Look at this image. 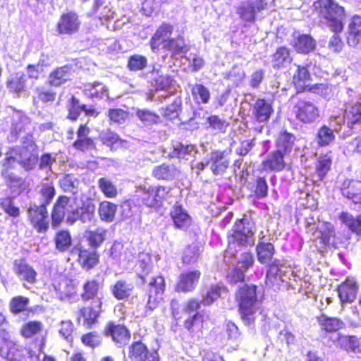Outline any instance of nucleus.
Segmentation results:
<instances>
[{"label":"nucleus","mask_w":361,"mask_h":361,"mask_svg":"<svg viewBox=\"0 0 361 361\" xmlns=\"http://www.w3.org/2000/svg\"><path fill=\"white\" fill-rule=\"evenodd\" d=\"M338 219L351 232L361 235V214L354 216L347 212H342L338 216Z\"/></svg>","instance_id":"obj_35"},{"label":"nucleus","mask_w":361,"mask_h":361,"mask_svg":"<svg viewBox=\"0 0 361 361\" xmlns=\"http://www.w3.org/2000/svg\"><path fill=\"white\" fill-rule=\"evenodd\" d=\"M136 116L145 126H150L157 123L159 120V116L156 114L145 109H137Z\"/></svg>","instance_id":"obj_56"},{"label":"nucleus","mask_w":361,"mask_h":361,"mask_svg":"<svg viewBox=\"0 0 361 361\" xmlns=\"http://www.w3.org/2000/svg\"><path fill=\"white\" fill-rule=\"evenodd\" d=\"M286 154L282 153L278 149L271 152L262 161L264 169L274 172L281 171L286 166Z\"/></svg>","instance_id":"obj_27"},{"label":"nucleus","mask_w":361,"mask_h":361,"mask_svg":"<svg viewBox=\"0 0 361 361\" xmlns=\"http://www.w3.org/2000/svg\"><path fill=\"white\" fill-rule=\"evenodd\" d=\"M20 147L13 148V152L18 158V164L26 170L33 169L39 161L37 146L33 140L32 135L27 133L23 138Z\"/></svg>","instance_id":"obj_5"},{"label":"nucleus","mask_w":361,"mask_h":361,"mask_svg":"<svg viewBox=\"0 0 361 361\" xmlns=\"http://www.w3.org/2000/svg\"><path fill=\"white\" fill-rule=\"evenodd\" d=\"M274 110L270 103L262 99H259L255 102L252 109V117L255 121L262 124L259 127H255V130L262 133L265 128V124L269 119Z\"/></svg>","instance_id":"obj_12"},{"label":"nucleus","mask_w":361,"mask_h":361,"mask_svg":"<svg viewBox=\"0 0 361 361\" xmlns=\"http://www.w3.org/2000/svg\"><path fill=\"white\" fill-rule=\"evenodd\" d=\"M117 205L108 201L99 204L98 213L102 221L111 223L114 221Z\"/></svg>","instance_id":"obj_43"},{"label":"nucleus","mask_w":361,"mask_h":361,"mask_svg":"<svg viewBox=\"0 0 361 361\" xmlns=\"http://www.w3.org/2000/svg\"><path fill=\"white\" fill-rule=\"evenodd\" d=\"M341 191L343 197L361 207V181L347 179L342 183Z\"/></svg>","instance_id":"obj_17"},{"label":"nucleus","mask_w":361,"mask_h":361,"mask_svg":"<svg viewBox=\"0 0 361 361\" xmlns=\"http://www.w3.org/2000/svg\"><path fill=\"white\" fill-rule=\"evenodd\" d=\"M245 75V72L240 66H234L227 76L228 85L231 88L238 87L243 82Z\"/></svg>","instance_id":"obj_52"},{"label":"nucleus","mask_w":361,"mask_h":361,"mask_svg":"<svg viewBox=\"0 0 361 361\" xmlns=\"http://www.w3.org/2000/svg\"><path fill=\"white\" fill-rule=\"evenodd\" d=\"M257 260L262 264H269L275 254V248L269 242H259L256 246Z\"/></svg>","instance_id":"obj_34"},{"label":"nucleus","mask_w":361,"mask_h":361,"mask_svg":"<svg viewBox=\"0 0 361 361\" xmlns=\"http://www.w3.org/2000/svg\"><path fill=\"white\" fill-rule=\"evenodd\" d=\"M98 187L106 197L114 198L118 195L116 186L107 178H101L98 180Z\"/></svg>","instance_id":"obj_51"},{"label":"nucleus","mask_w":361,"mask_h":361,"mask_svg":"<svg viewBox=\"0 0 361 361\" xmlns=\"http://www.w3.org/2000/svg\"><path fill=\"white\" fill-rule=\"evenodd\" d=\"M73 73V66L71 65H65L52 71L49 76L48 82L51 86L57 87L71 80Z\"/></svg>","instance_id":"obj_20"},{"label":"nucleus","mask_w":361,"mask_h":361,"mask_svg":"<svg viewBox=\"0 0 361 361\" xmlns=\"http://www.w3.org/2000/svg\"><path fill=\"white\" fill-rule=\"evenodd\" d=\"M71 255H78L80 264L84 269L87 271L92 269L99 262V255L94 250L75 247L71 251Z\"/></svg>","instance_id":"obj_18"},{"label":"nucleus","mask_w":361,"mask_h":361,"mask_svg":"<svg viewBox=\"0 0 361 361\" xmlns=\"http://www.w3.org/2000/svg\"><path fill=\"white\" fill-rule=\"evenodd\" d=\"M293 83L296 90H312L310 75L307 67L298 66L297 71L293 75Z\"/></svg>","instance_id":"obj_29"},{"label":"nucleus","mask_w":361,"mask_h":361,"mask_svg":"<svg viewBox=\"0 0 361 361\" xmlns=\"http://www.w3.org/2000/svg\"><path fill=\"white\" fill-rule=\"evenodd\" d=\"M207 164L214 175H222L230 164L228 153L226 151L213 150L209 154Z\"/></svg>","instance_id":"obj_11"},{"label":"nucleus","mask_w":361,"mask_h":361,"mask_svg":"<svg viewBox=\"0 0 361 361\" xmlns=\"http://www.w3.org/2000/svg\"><path fill=\"white\" fill-rule=\"evenodd\" d=\"M254 193L257 199H264L268 195V184L264 178L259 177L257 178L255 185Z\"/></svg>","instance_id":"obj_63"},{"label":"nucleus","mask_w":361,"mask_h":361,"mask_svg":"<svg viewBox=\"0 0 361 361\" xmlns=\"http://www.w3.org/2000/svg\"><path fill=\"white\" fill-rule=\"evenodd\" d=\"M338 345L348 353H361V338L354 336H339Z\"/></svg>","instance_id":"obj_36"},{"label":"nucleus","mask_w":361,"mask_h":361,"mask_svg":"<svg viewBox=\"0 0 361 361\" xmlns=\"http://www.w3.org/2000/svg\"><path fill=\"white\" fill-rule=\"evenodd\" d=\"M265 0H255L242 4L238 9L240 17L246 21H253L257 12L266 8Z\"/></svg>","instance_id":"obj_23"},{"label":"nucleus","mask_w":361,"mask_h":361,"mask_svg":"<svg viewBox=\"0 0 361 361\" xmlns=\"http://www.w3.org/2000/svg\"><path fill=\"white\" fill-rule=\"evenodd\" d=\"M150 82L155 90H166L168 88L176 90V81L169 75H159L158 71L153 70L151 73Z\"/></svg>","instance_id":"obj_30"},{"label":"nucleus","mask_w":361,"mask_h":361,"mask_svg":"<svg viewBox=\"0 0 361 361\" xmlns=\"http://www.w3.org/2000/svg\"><path fill=\"white\" fill-rule=\"evenodd\" d=\"M173 27L168 23H163L156 31L150 39V46L153 52H157L159 46L166 43L171 37Z\"/></svg>","instance_id":"obj_24"},{"label":"nucleus","mask_w":361,"mask_h":361,"mask_svg":"<svg viewBox=\"0 0 361 361\" xmlns=\"http://www.w3.org/2000/svg\"><path fill=\"white\" fill-rule=\"evenodd\" d=\"M296 118L310 124L315 122L320 116V111L315 104L310 102L299 101L294 107Z\"/></svg>","instance_id":"obj_9"},{"label":"nucleus","mask_w":361,"mask_h":361,"mask_svg":"<svg viewBox=\"0 0 361 361\" xmlns=\"http://www.w3.org/2000/svg\"><path fill=\"white\" fill-rule=\"evenodd\" d=\"M69 202L70 199L66 196H61L59 197L57 201L54 205V208L51 212V224L52 226L56 228L59 226L61 222L66 214L71 213L69 210Z\"/></svg>","instance_id":"obj_19"},{"label":"nucleus","mask_w":361,"mask_h":361,"mask_svg":"<svg viewBox=\"0 0 361 361\" xmlns=\"http://www.w3.org/2000/svg\"><path fill=\"white\" fill-rule=\"evenodd\" d=\"M96 304L94 307H83L80 310V315L84 319V324L90 327L96 321L99 315L102 307V301L97 298L94 302Z\"/></svg>","instance_id":"obj_39"},{"label":"nucleus","mask_w":361,"mask_h":361,"mask_svg":"<svg viewBox=\"0 0 361 361\" xmlns=\"http://www.w3.org/2000/svg\"><path fill=\"white\" fill-rule=\"evenodd\" d=\"M256 226L255 221L250 216L244 215L235 221L228 235V247L225 252V257H237L240 247L255 245V233Z\"/></svg>","instance_id":"obj_1"},{"label":"nucleus","mask_w":361,"mask_h":361,"mask_svg":"<svg viewBox=\"0 0 361 361\" xmlns=\"http://www.w3.org/2000/svg\"><path fill=\"white\" fill-rule=\"evenodd\" d=\"M56 249L61 252H66L71 247L72 239L69 231L61 230L58 231L54 237Z\"/></svg>","instance_id":"obj_44"},{"label":"nucleus","mask_w":361,"mask_h":361,"mask_svg":"<svg viewBox=\"0 0 361 361\" xmlns=\"http://www.w3.org/2000/svg\"><path fill=\"white\" fill-rule=\"evenodd\" d=\"M359 286L354 278L348 277L338 287V293L341 305L353 302L357 296Z\"/></svg>","instance_id":"obj_13"},{"label":"nucleus","mask_w":361,"mask_h":361,"mask_svg":"<svg viewBox=\"0 0 361 361\" xmlns=\"http://www.w3.org/2000/svg\"><path fill=\"white\" fill-rule=\"evenodd\" d=\"M197 153V149L195 145L174 142L171 145L169 156L171 158L188 160L190 157H195Z\"/></svg>","instance_id":"obj_21"},{"label":"nucleus","mask_w":361,"mask_h":361,"mask_svg":"<svg viewBox=\"0 0 361 361\" xmlns=\"http://www.w3.org/2000/svg\"><path fill=\"white\" fill-rule=\"evenodd\" d=\"M40 194L43 198L40 205H44L45 207H47V206L51 203L55 195L54 185L51 183L43 184L40 190Z\"/></svg>","instance_id":"obj_62"},{"label":"nucleus","mask_w":361,"mask_h":361,"mask_svg":"<svg viewBox=\"0 0 361 361\" xmlns=\"http://www.w3.org/2000/svg\"><path fill=\"white\" fill-rule=\"evenodd\" d=\"M99 283L97 281L92 280L86 282L83 286V293L81 294L82 299L89 300L94 298L98 293Z\"/></svg>","instance_id":"obj_59"},{"label":"nucleus","mask_w":361,"mask_h":361,"mask_svg":"<svg viewBox=\"0 0 361 361\" xmlns=\"http://www.w3.org/2000/svg\"><path fill=\"white\" fill-rule=\"evenodd\" d=\"M0 207L9 216L16 218L20 215V209L15 205L14 198L6 197L0 200Z\"/></svg>","instance_id":"obj_53"},{"label":"nucleus","mask_w":361,"mask_h":361,"mask_svg":"<svg viewBox=\"0 0 361 361\" xmlns=\"http://www.w3.org/2000/svg\"><path fill=\"white\" fill-rule=\"evenodd\" d=\"M201 273L198 270H192L180 274L176 286L178 292L188 293L193 291L199 281Z\"/></svg>","instance_id":"obj_14"},{"label":"nucleus","mask_w":361,"mask_h":361,"mask_svg":"<svg viewBox=\"0 0 361 361\" xmlns=\"http://www.w3.org/2000/svg\"><path fill=\"white\" fill-rule=\"evenodd\" d=\"M147 65V59L142 55L134 54L129 57L127 67L130 71L143 70Z\"/></svg>","instance_id":"obj_57"},{"label":"nucleus","mask_w":361,"mask_h":361,"mask_svg":"<svg viewBox=\"0 0 361 361\" xmlns=\"http://www.w3.org/2000/svg\"><path fill=\"white\" fill-rule=\"evenodd\" d=\"M255 285L242 284L235 292V299L238 303L241 318L247 326L255 322V314L259 309L261 301L257 293Z\"/></svg>","instance_id":"obj_3"},{"label":"nucleus","mask_w":361,"mask_h":361,"mask_svg":"<svg viewBox=\"0 0 361 361\" xmlns=\"http://www.w3.org/2000/svg\"><path fill=\"white\" fill-rule=\"evenodd\" d=\"M43 325L38 321H32L25 324L21 329L22 335L26 338H30L42 330Z\"/></svg>","instance_id":"obj_58"},{"label":"nucleus","mask_w":361,"mask_h":361,"mask_svg":"<svg viewBox=\"0 0 361 361\" xmlns=\"http://www.w3.org/2000/svg\"><path fill=\"white\" fill-rule=\"evenodd\" d=\"M331 165V157L329 154L321 156L317 165V172L320 179H322L329 171Z\"/></svg>","instance_id":"obj_61"},{"label":"nucleus","mask_w":361,"mask_h":361,"mask_svg":"<svg viewBox=\"0 0 361 361\" xmlns=\"http://www.w3.org/2000/svg\"><path fill=\"white\" fill-rule=\"evenodd\" d=\"M29 303L30 300L28 298L18 295L11 299L8 308L12 314H18L27 310Z\"/></svg>","instance_id":"obj_47"},{"label":"nucleus","mask_w":361,"mask_h":361,"mask_svg":"<svg viewBox=\"0 0 361 361\" xmlns=\"http://www.w3.org/2000/svg\"><path fill=\"white\" fill-rule=\"evenodd\" d=\"M207 128H210L216 132H224L228 123L224 120L221 118L219 116L212 115L207 118Z\"/></svg>","instance_id":"obj_60"},{"label":"nucleus","mask_w":361,"mask_h":361,"mask_svg":"<svg viewBox=\"0 0 361 361\" xmlns=\"http://www.w3.org/2000/svg\"><path fill=\"white\" fill-rule=\"evenodd\" d=\"M95 209V205L90 200L82 202L80 207L68 214L66 222L69 224H73L78 220L82 223L90 222L94 217Z\"/></svg>","instance_id":"obj_10"},{"label":"nucleus","mask_w":361,"mask_h":361,"mask_svg":"<svg viewBox=\"0 0 361 361\" xmlns=\"http://www.w3.org/2000/svg\"><path fill=\"white\" fill-rule=\"evenodd\" d=\"M291 61L290 50L286 47H280L271 56V62L274 69H279L290 63Z\"/></svg>","instance_id":"obj_37"},{"label":"nucleus","mask_w":361,"mask_h":361,"mask_svg":"<svg viewBox=\"0 0 361 361\" xmlns=\"http://www.w3.org/2000/svg\"><path fill=\"white\" fill-rule=\"evenodd\" d=\"M295 141V137L293 134L286 130L282 131L279 134L276 140V149L288 155L291 152Z\"/></svg>","instance_id":"obj_33"},{"label":"nucleus","mask_w":361,"mask_h":361,"mask_svg":"<svg viewBox=\"0 0 361 361\" xmlns=\"http://www.w3.org/2000/svg\"><path fill=\"white\" fill-rule=\"evenodd\" d=\"M130 357L135 361H158L157 352L149 353L147 347L141 342L133 343L130 347Z\"/></svg>","instance_id":"obj_22"},{"label":"nucleus","mask_w":361,"mask_h":361,"mask_svg":"<svg viewBox=\"0 0 361 361\" xmlns=\"http://www.w3.org/2000/svg\"><path fill=\"white\" fill-rule=\"evenodd\" d=\"M105 332L118 346L126 345L130 338V332L123 325L111 323L106 326Z\"/></svg>","instance_id":"obj_25"},{"label":"nucleus","mask_w":361,"mask_h":361,"mask_svg":"<svg viewBox=\"0 0 361 361\" xmlns=\"http://www.w3.org/2000/svg\"><path fill=\"white\" fill-rule=\"evenodd\" d=\"M60 186L64 192L76 194L79 180L72 175H66L60 180Z\"/></svg>","instance_id":"obj_55"},{"label":"nucleus","mask_w":361,"mask_h":361,"mask_svg":"<svg viewBox=\"0 0 361 361\" xmlns=\"http://www.w3.org/2000/svg\"><path fill=\"white\" fill-rule=\"evenodd\" d=\"M133 286L126 281L119 280L111 286V293L118 300H124L128 298L133 291Z\"/></svg>","instance_id":"obj_42"},{"label":"nucleus","mask_w":361,"mask_h":361,"mask_svg":"<svg viewBox=\"0 0 361 361\" xmlns=\"http://www.w3.org/2000/svg\"><path fill=\"white\" fill-rule=\"evenodd\" d=\"M361 119V101L357 102L349 109H345L342 116H331L330 125L338 132L341 130L342 124H346L352 128L353 126L359 122ZM335 140L334 130L326 126H322L317 131L315 141L320 147H325L331 145Z\"/></svg>","instance_id":"obj_2"},{"label":"nucleus","mask_w":361,"mask_h":361,"mask_svg":"<svg viewBox=\"0 0 361 361\" xmlns=\"http://www.w3.org/2000/svg\"><path fill=\"white\" fill-rule=\"evenodd\" d=\"M171 216L174 226L180 230L185 231L191 224V217L182 206L176 203L171 210Z\"/></svg>","instance_id":"obj_28"},{"label":"nucleus","mask_w":361,"mask_h":361,"mask_svg":"<svg viewBox=\"0 0 361 361\" xmlns=\"http://www.w3.org/2000/svg\"><path fill=\"white\" fill-rule=\"evenodd\" d=\"M107 230L104 228H97L94 231L87 232V238L92 247H99L105 240Z\"/></svg>","instance_id":"obj_46"},{"label":"nucleus","mask_w":361,"mask_h":361,"mask_svg":"<svg viewBox=\"0 0 361 361\" xmlns=\"http://www.w3.org/2000/svg\"><path fill=\"white\" fill-rule=\"evenodd\" d=\"M200 255V248L196 244H191L186 247L183 250L182 255L183 262L185 264H193L199 259Z\"/></svg>","instance_id":"obj_50"},{"label":"nucleus","mask_w":361,"mask_h":361,"mask_svg":"<svg viewBox=\"0 0 361 361\" xmlns=\"http://www.w3.org/2000/svg\"><path fill=\"white\" fill-rule=\"evenodd\" d=\"M166 283L162 276L151 277L148 283V301L147 307L152 310L162 301Z\"/></svg>","instance_id":"obj_7"},{"label":"nucleus","mask_w":361,"mask_h":361,"mask_svg":"<svg viewBox=\"0 0 361 361\" xmlns=\"http://www.w3.org/2000/svg\"><path fill=\"white\" fill-rule=\"evenodd\" d=\"M292 44L298 53L308 54L316 47V41L309 35L294 32Z\"/></svg>","instance_id":"obj_26"},{"label":"nucleus","mask_w":361,"mask_h":361,"mask_svg":"<svg viewBox=\"0 0 361 361\" xmlns=\"http://www.w3.org/2000/svg\"><path fill=\"white\" fill-rule=\"evenodd\" d=\"M204 316L200 312H195L184 322V327L190 333L199 332L203 325Z\"/></svg>","instance_id":"obj_49"},{"label":"nucleus","mask_w":361,"mask_h":361,"mask_svg":"<svg viewBox=\"0 0 361 361\" xmlns=\"http://www.w3.org/2000/svg\"><path fill=\"white\" fill-rule=\"evenodd\" d=\"M179 171L174 165L162 164L154 167L153 175L157 179L171 180L176 178Z\"/></svg>","instance_id":"obj_38"},{"label":"nucleus","mask_w":361,"mask_h":361,"mask_svg":"<svg viewBox=\"0 0 361 361\" xmlns=\"http://www.w3.org/2000/svg\"><path fill=\"white\" fill-rule=\"evenodd\" d=\"M318 322L322 329L327 332L337 331L344 325L341 319L337 317H329L325 314H322L318 318Z\"/></svg>","instance_id":"obj_41"},{"label":"nucleus","mask_w":361,"mask_h":361,"mask_svg":"<svg viewBox=\"0 0 361 361\" xmlns=\"http://www.w3.org/2000/svg\"><path fill=\"white\" fill-rule=\"evenodd\" d=\"M13 271L24 288L30 289L37 281V273L25 259H16Z\"/></svg>","instance_id":"obj_8"},{"label":"nucleus","mask_w":361,"mask_h":361,"mask_svg":"<svg viewBox=\"0 0 361 361\" xmlns=\"http://www.w3.org/2000/svg\"><path fill=\"white\" fill-rule=\"evenodd\" d=\"M0 356L7 361H21L22 353L19 345L13 341H6L0 347Z\"/></svg>","instance_id":"obj_31"},{"label":"nucleus","mask_w":361,"mask_h":361,"mask_svg":"<svg viewBox=\"0 0 361 361\" xmlns=\"http://www.w3.org/2000/svg\"><path fill=\"white\" fill-rule=\"evenodd\" d=\"M163 47L169 50L173 57H183V56L189 51L188 47L185 44L183 37L171 38Z\"/></svg>","instance_id":"obj_32"},{"label":"nucleus","mask_w":361,"mask_h":361,"mask_svg":"<svg viewBox=\"0 0 361 361\" xmlns=\"http://www.w3.org/2000/svg\"><path fill=\"white\" fill-rule=\"evenodd\" d=\"M80 22L76 13L68 12L62 15L57 23L56 30L59 34L71 35L76 32Z\"/></svg>","instance_id":"obj_15"},{"label":"nucleus","mask_w":361,"mask_h":361,"mask_svg":"<svg viewBox=\"0 0 361 361\" xmlns=\"http://www.w3.org/2000/svg\"><path fill=\"white\" fill-rule=\"evenodd\" d=\"M93 111L91 109H87L85 105L80 104L76 98L72 97L68 117L72 121H75L81 112H85L86 115H92Z\"/></svg>","instance_id":"obj_48"},{"label":"nucleus","mask_w":361,"mask_h":361,"mask_svg":"<svg viewBox=\"0 0 361 361\" xmlns=\"http://www.w3.org/2000/svg\"><path fill=\"white\" fill-rule=\"evenodd\" d=\"M30 224L37 233H44L49 228V214L44 205H30L27 210Z\"/></svg>","instance_id":"obj_6"},{"label":"nucleus","mask_w":361,"mask_h":361,"mask_svg":"<svg viewBox=\"0 0 361 361\" xmlns=\"http://www.w3.org/2000/svg\"><path fill=\"white\" fill-rule=\"evenodd\" d=\"M27 78L21 72L11 75L6 81V86L11 90H23L26 87Z\"/></svg>","instance_id":"obj_45"},{"label":"nucleus","mask_w":361,"mask_h":361,"mask_svg":"<svg viewBox=\"0 0 361 361\" xmlns=\"http://www.w3.org/2000/svg\"><path fill=\"white\" fill-rule=\"evenodd\" d=\"M315 9L322 18L325 19L333 32L342 31L345 18L344 8L335 0H317L314 3Z\"/></svg>","instance_id":"obj_4"},{"label":"nucleus","mask_w":361,"mask_h":361,"mask_svg":"<svg viewBox=\"0 0 361 361\" xmlns=\"http://www.w3.org/2000/svg\"><path fill=\"white\" fill-rule=\"evenodd\" d=\"M268 264L269 266L266 275V284L274 286V283L278 282V274H281L285 267L281 264L279 259L273 258Z\"/></svg>","instance_id":"obj_40"},{"label":"nucleus","mask_w":361,"mask_h":361,"mask_svg":"<svg viewBox=\"0 0 361 361\" xmlns=\"http://www.w3.org/2000/svg\"><path fill=\"white\" fill-rule=\"evenodd\" d=\"M221 290L219 286H211L205 293H202L201 303L204 306L212 305L221 296Z\"/></svg>","instance_id":"obj_54"},{"label":"nucleus","mask_w":361,"mask_h":361,"mask_svg":"<svg viewBox=\"0 0 361 361\" xmlns=\"http://www.w3.org/2000/svg\"><path fill=\"white\" fill-rule=\"evenodd\" d=\"M18 164V158L12 149L9 154H6V157L3 161L1 165V175L11 183L20 184L22 182L21 178L12 171Z\"/></svg>","instance_id":"obj_16"},{"label":"nucleus","mask_w":361,"mask_h":361,"mask_svg":"<svg viewBox=\"0 0 361 361\" xmlns=\"http://www.w3.org/2000/svg\"><path fill=\"white\" fill-rule=\"evenodd\" d=\"M141 198L142 203L148 207H157L159 205L152 187H149L147 190L144 189Z\"/></svg>","instance_id":"obj_64"}]
</instances>
